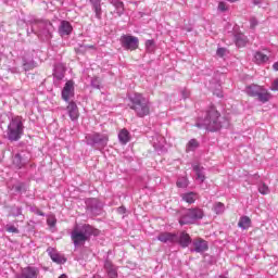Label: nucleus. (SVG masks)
<instances>
[{
    "label": "nucleus",
    "instance_id": "1",
    "mask_svg": "<svg viewBox=\"0 0 278 278\" xmlns=\"http://www.w3.org/2000/svg\"><path fill=\"white\" fill-rule=\"evenodd\" d=\"M227 121L220 117V113L214 106H211L204 113V116L199 117L195 123L198 129H207V131H218L222 127H227Z\"/></svg>",
    "mask_w": 278,
    "mask_h": 278
},
{
    "label": "nucleus",
    "instance_id": "2",
    "mask_svg": "<svg viewBox=\"0 0 278 278\" xmlns=\"http://www.w3.org/2000/svg\"><path fill=\"white\" fill-rule=\"evenodd\" d=\"M92 236H99V229L92 227L90 224L76 225L71 231V240L75 249L84 247Z\"/></svg>",
    "mask_w": 278,
    "mask_h": 278
},
{
    "label": "nucleus",
    "instance_id": "3",
    "mask_svg": "<svg viewBox=\"0 0 278 278\" xmlns=\"http://www.w3.org/2000/svg\"><path fill=\"white\" fill-rule=\"evenodd\" d=\"M128 100L130 101L128 108L134 110L135 114L139 118H144V116H149V114H151V102H149V99L142 96V93L136 92L129 94Z\"/></svg>",
    "mask_w": 278,
    "mask_h": 278
},
{
    "label": "nucleus",
    "instance_id": "4",
    "mask_svg": "<svg viewBox=\"0 0 278 278\" xmlns=\"http://www.w3.org/2000/svg\"><path fill=\"white\" fill-rule=\"evenodd\" d=\"M25 135V119L23 116H12L4 135L9 142H18Z\"/></svg>",
    "mask_w": 278,
    "mask_h": 278
},
{
    "label": "nucleus",
    "instance_id": "5",
    "mask_svg": "<svg viewBox=\"0 0 278 278\" xmlns=\"http://www.w3.org/2000/svg\"><path fill=\"white\" fill-rule=\"evenodd\" d=\"M30 31L36 34L40 40H50L51 31H53V24L47 20H35L31 23Z\"/></svg>",
    "mask_w": 278,
    "mask_h": 278
},
{
    "label": "nucleus",
    "instance_id": "6",
    "mask_svg": "<svg viewBox=\"0 0 278 278\" xmlns=\"http://www.w3.org/2000/svg\"><path fill=\"white\" fill-rule=\"evenodd\" d=\"M245 94L256 98L261 103H268L273 99V94L268 92V89L254 84L245 87Z\"/></svg>",
    "mask_w": 278,
    "mask_h": 278
},
{
    "label": "nucleus",
    "instance_id": "7",
    "mask_svg": "<svg viewBox=\"0 0 278 278\" xmlns=\"http://www.w3.org/2000/svg\"><path fill=\"white\" fill-rule=\"evenodd\" d=\"M85 139L86 144L89 147H108V142L110 141V137H108V135L99 132L88 134Z\"/></svg>",
    "mask_w": 278,
    "mask_h": 278
},
{
    "label": "nucleus",
    "instance_id": "8",
    "mask_svg": "<svg viewBox=\"0 0 278 278\" xmlns=\"http://www.w3.org/2000/svg\"><path fill=\"white\" fill-rule=\"evenodd\" d=\"M203 218V210L201 208H189L187 212L180 217V225H193L197 220H201Z\"/></svg>",
    "mask_w": 278,
    "mask_h": 278
},
{
    "label": "nucleus",
    "instance_id": "9",
    "mask_svg": "<svg viewBox=\"0 0 278 278\" xmlns=\"http://www.w3.org/2000/svg\"><path fill=\"white\" fill-rule=\"evenodd\" d=\"M119 42L126 51H136L140 45L138 37L131 35H123L119 39Z\"/></svg>",
    "mask_w": 278,
    "mask_h": 278
},
{
    "label": "nucleus",
    "instance_id": "10",
    "mask_svg": "<svg viewBox=\"0 0 278 278\" xmlns=\"http://www.w3.org/2000/svg\"><path fill=\"white\" fill-rule=\"evenodd\" d=\"M22 66L24 71H34L38 66V63L34 61V50L30 52H25L22 56Z\"/></svg>",
    "mask_w": 278,
    "mask_h": 278
},
{
    "label": "nucleus",
    "instance_id": "11",
    "mask_svg": "<svg viewBox=\"0 0 278 278\" xmlns=\"http://www.w3.org/2000/svg\"><path fill=\"white\" fill-rule=\"evenodd\" d=\"M210 249L207 241L202 238L194 239L190 249L191 253H205Z\"/></svg>",
    "mask_w": 278,
    "mask_h": 278
},
{
    "label": "nucleus",
    "instance_id": "12",
    "mask_svg": "<svg viewBox=\"0 0 278 278\" xmlns=\"http://www.w3.org/2000/svg\"><path fill=\"white\" fill-rule=\"evenodd\" d=\"M40 269L34 266H27L22 268L21 274L16 275V278H38Z\"/></svg>",
    "mask_w": 278,
    "mask_h": 278
},
{
    "label": "nucleus",
    "instance_id": "13",
    "mask_svg": "<svg viewBox=\"0 0 278 278\" xmlns=\"http://www.w3.org/2000/svg\"><path fill=\"white\" fill-rule=\"evenodd\" d=\"M72 97H75V83L73 80H68L62 90V99L63 101L68 102Z\"/></svg>",
    "mask_w": 278,
    "mask_h": 278
},
{
    "label": "nucleus",
    "instance_id": "14",
    "mask_svg": "<svg viewBox=\"0 0 278 278\" xmlns=\"http://www.w3.org/2000/svg\"><path fill=\"white\" fill-rule=\"evenodd\" d=\"M156 240L160 242H163L164 244H177V233L173 232H161L157 237Z\"/></svg>",
    "mask_w": 278,
    "mask_h": 278
},
{
    "label": "nucleus",
    "instance_id": "15",
    "mask_svg": "<svg viewBox=\"0 0 278 278\" xmlns=\"http://www.w3.org/2000/svg\"><path fill=\"white\" fill-rule=\"evenodd\" d=\"M177 238L176 244H180L182 249H188V247L192 244V238H190V235L186 231H181L179 236L177 235Z\"/></svg>",
    "mask_w": 278,
    "mask_h": 278
},
{
    "label": "nucleus",
    "instance_id": "16",
    "mask_svg": "<svg viewBox=\"0 0 278 278\" xmlns=\"http://www.w3.org/2000/svg\"><path fill=\"white\" fill-rule=\"evenodd\" d=\"M88 210H90L93 216H99V214H101V210H103V205L101 202H99V200L92 199L89 201Z\"/></svg>",
    "mask_w": 278,
    "mask_h": 278
},
{
    "label": "nucleus",
    "instance_id": "17",
    "mask_svg": "<svg viewBox=\"0 0 278 278\" xmlns=\"http://www.w3.org/2000/svg\"><path fill=\"white\" fill-rule=\"evenodd\" d=\"M59 34L60 36H71L73 34V25L68 21H61L59 26Z\"/></svg>",
    "mask_w": 278,
    "mask_h": 278
},
{
    "label": "nucleus",
    "instance_id": "18",
    "mask_svg": "<svg viewBox=\"0 0 278 278\" xmlns=\"http://www.w3.org/2000/svg\"><path fill=\"white\" fill-rule=\"evenodd\" d=\"M89 3L96 14V18H98V21H101L102 16H103V9L101 8V5H102L101 0H89Z\"/></svg>",
    "mask_w": 278,
    "mask_h": 278
},
{
    "label": "nucleus",
    "instance_id": "19",
    "mask_svg": "<svg viewBox=\"0 0 278 278\" xmlns=\"http://www.w3.org/2000/svg\"><path fill=\"white\" fill-rule=\"evenodd\" d=\"M48 253L52 260V262H55V264H66V257L64 255L58 253L55 249L49 248Z\"/></svg>",
    "mask_w": 278,
    "mask_h": 278
},
{
    "label": "nucleus",
    "instance_id": "20",
    "mask_svg": "<svg viewBox=\"0 0 278 278\" xmlns=\"http://www.w3.org/2000/svg\"><path fill=\"white\" fill-rule=\"evenodd\" d=\"M207 89L212 90V92H213V94H215V97H218L219 99H222L223 91L220 90V83L218 80L213 79L212 81H210L207 85Z\"/></svg>",
    "mask_w": 278,
    "mask_h": 278
},
{
    "label": "nucleus",
    "instance_id": "21",
    "mask_svg": "<svg viewBox=\"0 0 278 278\" xmlns=\"http://www.w3.org/2000/svg\"><path fill=\"white\" fill-rule=\"evenodd\" d=\"M67 114L71 121H77L79 118V109L77 108V103L70 102L67 105Z\"/></svg>",
    "mask_w": 278,
    "mask_h": 278
},
{
    "label": "nucleus",
    "instance_id": "22",
    "mask_svg": "<svg viewBox=\"0 0 278 278\" xmlns=\"http://www.w3.org/2000/svg\"><path fill=\"white\" fill-rule=\"evenodd\" d=\"M110 2L115 8V10L113 11V14H115V16H123V14H125V4L123 3V1L110 0Z\"/></svg>",
    "mask_w": 278,
    "mask_h": 278
},
{
    "label": "nucleus",
    "instance_id": "23",
    "mask_svg": "<svg viewBox=\"0 0 278 278\" xmlns=\"http://www.w3.org/2000/svg\"><path fill=\"white\" fill-rule=\"evenodd\" d=\"M104 268L108 273L109 278H117L118 277V271L116 270V267L112 264V262L106 261L104 263Z\"/></svg>",
    "mask_w": 278,
    "mask_h": 278
},
{
    "label": "nucleus",
    "instance_id": "24",
    "mask_svg": "<svg viewBox=\"0 0 278 278\" xmlns=\"http://www.w3.org/2000/svg\"><path fill=\"white\" fill-rule=\"evenodd\" d=\"M193 170L195 173V179L200 184H203L205 181V168L199 166V165H193Z\"/></svg>",
    "mask_w": 278,
    "mask_h": 278
},
{
    "label": "nucleus",
    "instance_id": "25",
    "mask_svg": "<svg viewBox=\"0 0 278 278\" xmlns=\"http://www.w3.org/2000/svg\"><path fill=\"white\" fill-rule=\"evenodd\" d=\"M268 60H269V58L267 56V54L262 51H256L254 53L255 64H266V62H268Z\"/></svg>",
    "mask_w": 278,
    "mask_h": 278
},
{
    "label": "nucleus",
    "instance_id": "26",
    "mask_svg": "<svg viewBox=\"0 0 278 278\" xmlns=\"http://www.w3.org/2000/svg\"><path fill=\"white\" fill-rule=\"evenodd\" d=\"M235 43L237 47H247V36L242 33L235 35Z\"/></svg>",
    "mask_w": 278,
    "mask_h": 278
},
{
    "label": "nucleus",
    "instance_id": "27",
    "mask_svg": "<svg viewBox=\"0 0 278 278\" xmlns=\"http://www.w3.org/2000/svg\"><path fill=\"white\" fill-rule=\"evenodd\" d=\"M181 199L186 203H189L190 205H192V203H194V201H197L198 195L194 192H187V193L181 194Z\"/></svg>",
    "mask_w": 278,
    "mask_h": 278
},
{
    "label": "nucleus",
    "instance_id": "28",
    "mask_svg": "<svg viewBox=\"0 0 278 278\" xmlns=\"http://www.w3.org/2000/svg\"><path fill=\"white\" fill-rule=\"evenodd\" d=\"M238 227H240V229H243V230L249 229V227H251V218L249 216L240 217L238 222Z\"/></svg>",
    "mask_w": 278,
    "mask_h": 278
},
{
    "label": "nucleus",
    "instance_id": "29",
    "mask_svg": "<svg viewBox=\"0 0 278 278\" xmlns=\"http://www.w3.org/2000/svg\"><path fill=\"white\" fill-rule=\"evenodd\" d=\"M118 140L121 144H127L129 142V130L128 129H122L118 134Z\"/></svg>",
    "mask_w": 278,
    "mask_h": 278
},
{
    "label": "nucleus",
    "instance_id": "30",
    "mask_svg": "<svg viewBox=\"0 0 278 278\" xmlns=\"http://www.w3.org/2000/svg\"><path fill=\"white\" fill-rule=\"evenodd\" d=\"M27 162L24 161L23 156H21L18 153L13 156V165L15 168H23Z\"/></svg>",
    "mask_w": 278,
    "mask_h": 278
},
{
    "label": "nucleus",
    "instance_id": "31",
    "mask_svg": "<svg viewBox=\"0 0 278 278\" xmlns=\"http://www.w3.org/2000/svg\"><path fill=\"white\" fill-rule=\"evenodd\" d=\"M199 149V141L197 139H191L186 147L187 153H190V151H197Z\"/></svg>",
    "mask_w": 278,
    "mask_h": 278
},
{
    "label": "nucleus",
    "instance_id": "32",
    "mask_svg": "<svg viewBox=\"0 0 278 278\" xmlns=\"http://www.w3.org/2000/svg\"><path fill=\"white\" fill-rule=\"evenodd\" d=\"M13 190H15V192H17L18 194H23V192H27V187L24 182H18L13 186Z\"/></svg>",
    "mask_w": 278,
    "mask_h": 278
},
{
    "label": "nucleus",
    "instance_id": "33",
    "mask_svg": "<svg viewBox=\"0 0 278 278\" xmlns=\"http://www.w3.org/2000/svg\"><path fill=\"white\" fill-rule=\"evenodd\" d=\"M213 211L215 212V214H224V212H225V204L223 202H216L213 205Z\"/></svg>",
    "mask_w": 278,
    "mask_h": 278
},
{
    "label": "nucleus",
    "instance_id": "34",
    "mask_svg": "<svg viewBox=\"0 0 278 278\" xmlns=\"http://www.w3.org/2000/svg\"><path fill=\"white\" fill-rule=\"evenodd\" d=\"M11 216H13L14 218L23 216V206H12Z\"/></svg>",
    "mask_w": 278,
    "mask_h": 278
},
{
    "label": "nucleus",
    "instance_id": "35",
    "mask_svg": "<svg viewBox=\"0 0 278 278\" xmlns=\"http://www.w3.org/2000/svg\"><path fill=\"white\" fill-rule=\"evenodd\" d=\"M177 188H188V177H180L176 182Z\"/></svg>",
    "mask_w": 278,
    "mask_h": 278
},
{
    "label": "nucleus",
    "instance_id": "36",
    "mask_svg": "<svg viewBox=\"0 0 278 278\" xmlns=\"http://www.w3.org/2000/svg\"><path fill=\"white\" fill-rule=\"evenodd\" d=\"M146 49H147L148 53H153V51H155V41L147 40L146 41Z\"/></svg>",
    "mask_w": 278,
    "mask_h": 278
},
{
    "label": "nucleus",
    "instance_id": "37",
    "mask_svg": "<svg viewBox=\"0 0 278 278\" xmlns=\"http://www.w3.org/2000/svg\"><path fill=\"white\" fill-rule=\"evenodd\" d=\"M258 192L261 194H270V189L267 187L266 184L262 182L261 185H258Z\"/></svg>",
    "mask_w": 278,
    "mask_h": 278
},
{
    "label": "nucleus",
    "instance_id": "38",
    "mask_svg": "<svg viewBox=\"0 0 278 278\" xmlns=\"http://www.w3.org/2000/svg\"><path fill=\"white\" fill-rule=\"evenodd\" d=\"M5 231H8L9 233H20L21 232L18 230V228H16L14 225H7Z\"/></svg>",
    "mask_w": 278,
    "mask_h": 278
},
{
    "label": "nucleus",
    "instance_id": "39",
    "mask_svg": "<svg viewBox=\"0 0 278 278\" xmlns=\"http://www.w3.org/2000/svg\"><path fill=\"white\" fill-rule=\"evenodd\" d=\"M91 86H92V88L100 89L101 88V83L99 81V78H92L91 79Z\"/></svg>",
    "mask_w": 278,
    "mask_h": 278
},
{
    "label": "nucleus",
    "instance_id": "40",
    "mask_svg": "<svg viewBox=\"0 0 278 278\" xmlns=\"http://www.w3.org/2000/svg\"><path fill=\"white\" fill-rule=\"evenodd\" d=\"M269 90L273 92H278V78H276L273 83L271 86L269 87Z\"/></svg>",
    "mask_w": 278,
    "mask_h": 278
},
{
    "label": "nucleus",
    "instance_id": "41",
    "mask_svg": "<svg viewBox=\"0 0 278 278\" xmlns=\"http://www.w3.org/2000/svg\"><path fill=\"white\" fill-rule=\"evenodd\" d=\"M216 53H217L218 58H225L227 50L225 48H218Z\"/></svg>",
    "mask_w": 278,
    "mask_h": 278
},
{
    "label": "nucleus",
    "instance_id": "42",
    "mask_svg": "<svg viewBox=\"0 0 278 278\" xmlns=\"http://www.w3.org/2000/svg\"><path fill=\"white\" fill-rule=\"evenodd\" d=\"M256 25H258L257 18L251 17L250 18V27H251V29H255Z\"/></svg>",
    "mask_w": 278,
    "mask_h": 278
},
{
    "label": "nucleus",
    "instance_id": "43",
    "mask_svg": "<svg viewBox=\"0 0 278 278\" xmlns=\"http://www.w3.org/2000/svg\"><path fill=\"white\" fill-rule=\"evenodd\" d=\"M218 10H219V12H227V3L219 2L218 3Z\"/></svg>",
    "mask_w": 278,
    "mask_h": 278
},
{
    "label": "nucleus",
    "instance_id": "44",
    "mask_svg": "<svg viewBox=\"0 0 278 278\" xmlns=\"http://www.w3.org/2000/svg\"><path fill=\"white\" fill-rule=\"evenodd\" d=\"M47 223H48L49 227H53L55 225V223H58V220L55 219V217H50L47 219Z\"/></svg>",
    "mask_w": 278,
    "mask_h": 278
},
{
    "label": "nucleus",
    "instance_id": "45",
    "mask_svg": "<svg viewBox=\"0 0 278 278\" xmlns=\"http://www.w3.org/2000/svg\"><path fill=\"white\" fill-rule=\"evenodd\" d=\"M181 94H182V99H188V97H190V91L185 89L181 91Z\"/></svg>",
    "mask_w": 278,
    "mask_h": 278
},
{
    "label": "nucleus",
    "instance_id": "46",
    "mask_svg": "<svg viewBox=\"0 0 278 278\" xmlns=\"http://www.w3.org/2000/svg\"><path fill=\"white\" fill-rule=\"evenodd\" d=\"M117 212H118V214H125V212H127V208H125V206H119L117 208Z\"/></svg>",
    "mask_w": 278,
    "mask_h": 278
},
{
    "label": "nucleus",
    "instance_id": "47",
    "mask_svg": "<svg viewBox=\"0 0 278 278\" xmlns=\"http://www.w3.org/2000/svg\"><path fill=\"white\" fill-rule=\"evenodd\" d=\"M9 71L10 73L16 74L18 73V67H10Z\"/></svg>",
    "mask_w": 278,
    "mask_h": 278
},
{
    "label": "nucleus",
    "instance_id": "48",
    "mask_svg": "<svg viewBox=\"0 0 278 278\" xmlns=\"http://www.w3.org/2000/svg\"><path fill=\"white\" fill-rule=\"evenodd\" d=\"M274 71H278V61L273 64Z\"/></svg>",
    "mask_w": 278,
    "mask_h": 278
},
{
    "label": "nucleus",
    "instance_id": "49",
    "mask_svg": "<svg viewBox=\"0 0 278 278\" xmlns=\"http://www.w3.org/2000/svg\"><path fill=\"white\" fill-rule=\"evenodd\" d=\"M254 5H260L262 3V0H253Z\"/></svg>",
    "mask_w": 278,
    "mask_h": 278
},
{
    "label": "nucleus",
    "instance_id": "50",
    "mask_svg": "<svg viewBox=\"0 0 278 278\" xmlns=\"http://www.w3.org/2000/svg\"><path fill=\"white\" fill-rule=\"evenodd\" d=\"M227 1H229V3H236V1L238 0H227Z\"/></svg>",
    "mask_w": 278,
    "mask_h": 278
},
{
    "label": "nucleus",
    "instance_id": "51",
    "mask_svg": "<svg viewBox=\"0 0 278 278\" xmlns=\"http://www.w3.org/2000/svg\"><path fill=\"white\" fill-rule=\"evenodd\" d=\"M254 178H255V179H260V175L255 174V175H254Z\"/></svg>",
    "mask_w": 278,
    "mask_h": 278
},
{
    "label": "nucleus",
    "instance_id": "52",
    "mask_svg": "<svg viewBox=\"0 0 278 278\" xmlns=\"http://www.w3.org/2000/svg\"><path fill=\"white\" fill-rule=\"evenodd\" d=\"M59 278H68V277H66V275H61Z\"/></svg>",
    "mask_w": 278,
    "mask_h": 278
},
{
    "label": "nucleus",
    "instance_id": "53",
    "mask_svg": "<svg viewBox=\"0 0 278 278\" xmlns=\"http://www.w3.org/2000/svg\"><path fill=\"white\" fill-rule=\"evenodd\" d=\"M39 216H45V213H42V212H39Z\"/></svg>",
    "mask_w": 278,
    "mask_h": 278
},
{
    "label": "nucleus",
    "instance_id": "54",
    "mask_svg": "<svg viewBox=\"0 0 278 278\" xmlns=\"http://www.w3.org/2000/svg\"><path fill=\"white\" fill-rule=\"evenodd\" d=\"M89 49H92V46H89Z\"/></svg>",
    "mask_w": 278,
    "mask_h": 278
}]
</instances>
